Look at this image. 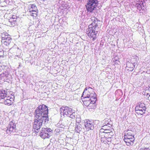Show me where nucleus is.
I'll return each instance as SVG.
<instances>
[{"label":"nucleus","mask_w":150,"mask_h":150,"mask_svg":"<svg viewBox=\"0 0 150 150\" xmlns=\"http://www.w3.org/2000/svg\"><path fill=\"white\" fill-rule=\"evenodd\" d=\"M29 13L30 15L32 16L33 18H36L38 16V11H33L32 12H30Z\"/></svg>","instance_id":"nucleus-18"},{"label":"nucleus","mask_w":150,"mask_h":150,"mask_svg":"<svg viewBox=\"0 0 150 150\" xmlns=\"http://www.w3.org/2000/svg\"><path fill=\"white\" fill-rule=\"evenodd\" d=\"M48 110L47 107L45 105H42L39 106L35 110L36 115L48 119Z\"/></svg>","instance_id":"nucleus-3"},{"label":"nucleus","mask_w":150,"mask_h":150,"mask_svg":"<svg viewBox=\"0 0 150 150\" xmlns=\"http://www.w3.org/2000/svg\"><path fill=\"white\" fill-rule=\"evenodd\" d=\"M9 93L4 90L0 91V99H4L6 98Z\"/></svg>","instance_id":"nucleus-14"},{"label":"nucleus","mask_w":150,"mask_h":150,"mask_svg":"<svg viewBox=\"0 0 150 150\" xmlns=\"http://www.w3.org/2000/svg\"><path fill=\"white\" fill-rule=\"evenodd\" d=\"M138 6H139H139H140L139 4H138Z\"/></svg>","instance_id":"nucleus-38"},{"label":"nucleus","mask_w":150,"mask_h":150,"mask_svg":"<svg viewBox=\"0 0 150 150\" xmlns=\"http://www.w3.org/2000/svg\"><path fill=\"white\" fill-rule=\"evenodd\" d=\"M93 89L91 88H86L84 89L82 96L87 97H91L93 96Z\"/></svg>","instance_id":"nucleus-9"},{"label":"nucleus","mask_w":150,"mask_h":150,"mask_svg":"<svg viewBox=\"0 0 150 150\" xmlns=\"http://www.w3.org/2000/svg\"><path fill=\"white\" fill-rule=\"evenodd\" d=\"M111 132V129L106 128V129L104 130L103 132L106 133H110Z\"/></svg>","instance_id":"nucleus-26"},{"label":"nucleus","mask_w":150,"mask_h":150,"mask_svg":"<svg viewBox=\"0 0 150 150\" xmlns=\"http://www.w3.org/2000/svg\"><path fill=\"white\" fill-rule=\"evenodd\" d=\"M96 100H95V101H94V104H95V103H96Z\"/></svg>","instance_id":"nucleus-37"},{"label":"nucleus","mask_w":150,"mask_h":150,"mask_svg":"<svg viewBox=\"0 0 150 150\" xmlns=\"http://www.w3.org/2000/svg\"><path fill=\"white\" fill-rule=\"evenodd\" d=\"M137 106H140V107L144 109V108H146L145 107V104L143 103H140V104Z\"/></svg>","instance_id":"nucleus-28"},{"label":"nucleus","mask_w":150,"mask_h":150,"mask_svg":"<svg viewBox=\"0 0 150 150\" xmlns=\"http://www.w3.org/2000/svg\"><path fill=\"white\" fill-rule=\"evenodd\" d=\"M1 43L2 46L6 49H8L13 45L12 38L11 36L6 32L1 34Z\"/></svg>","instance_id":"nucleus-1"},{"label":"nucleus","mask_w":150,"mask_h":150,"mask_svg":"<svg viewBox=\"0 0 150 150\" xmlns=\"http://www.w3.org/2000/svg\"><path fill=\"white\" fill-rule=\"evenodd\" d=\"M134 69V68L132 67L127 68V69L130 71H132Z\"/></svg>","instance_id":"nucleus-30"},{"label":"nucleus","mask_w":150,"mask_h":150,"mask_svg":"<svg viewBox=\"0 0 150 150\" xmlns=\"http://www.w3.org/2000/svg\"><path fill=\"white\" fill-rule=\"evenodd\" d=\"M17 17L16 15H13L12 17L9 19V22L11 23L12 25L14 26L17 24Z\"/></svg>","instance_id":"nucleus-11"},{"label":"nucleus","mask_w":150,"mask_h":150,"mask_svg":"<svg viewBox=\"0 0 150 150\" xmlns=\"http://www.w3.org/2000/svg\"><path fill=\"white\" fill-rule=\"evenodd\" d=\"M81 128L80 126L77 125L76 126L75 128V130L77 132L80 133V132L81 131Z\"/></svg>","instance_id":"nucleus-23"},{"label":"nucleus","mask_w":150,"mask_h":150,"mask_svg":"<svg viewBox=\"0 0 150 150\" xmlns=\"http://www.w3.org/2000/svg\"><path fill=\"white\" fill-rule=\"evenodd\" d=\"M60 113L63 114L64 116L70 115V117L73 118L72 117V110L71 108L67 106H63L60 108Z\"/></svg>","instance_id":"nucleus-7"},{"label":"nucleus","mask_w":150,"mask_h":150,"mask_svg":"<svg viewBox=\"0 0 150 150\" xmlns=\"http://www.w3.org/2000/svg\"><path fill=\"white\" fill-rule=\"evenodd\" d=\"M98 122H99V121H98V120H96L95 121V123L96 122V123H98Z\"/></svg>","instance_id":"nucleus-33"},{"label":"nucleus","mask_w":150,"mask_h":150,"mask_svg":"<svg viewBox=\"0 0 150 150\" xmlns=\"http://www.w3.org/2000/svg\"><path fill=\"white\" fill-rule=\"evenodd\" d=\"M14 100V97L11 94H9L6 98L4 102V104L6 105H10L13 104Z\"/></svg>","instance_id":"nucleus-8"},{"label":"nucleus","mask_w":150,"mask_h":150,"mask_svg":"<svg viewBox=\"0 0 150 150\" xmlns=\"http://www.w3.org/2000/svg\"><path fill=\"white\" fill-rule=\"evenodd\" d=\"M96 32H97V33L98 32H98L96 31Z\"/></svg>","instance_id":"nucleus-40"},{"label":"nucleus","mask_w":150,"mask_h":150,"mask_svg":"<svg viewBox=\"0 0 150 150\" xmlns=\"http://www.w3.org/2000/svg\"><path fill=\"white\" fill-rule=\"evenodd\" d=\"M9 74L7 72H5L0 74V80L5 81L8 79Z\"/></svg>","instance_id":"nucleus-13"},{"label":"nucleus","mask_w":150,"mask_h":150,"mask_svg":"<svg viewBox=\"0 0 150 150\" xmlns=\"http://www.w3.org/2000/svg\"><path fill=\"white\" fill-rule=\"evenodd\" d=\"M111 127L108 126H107V125H103L102 126V128L101 129V132H103V130H105L106 129V128L109 129H111Z\"/></svg>","instance_id":"nucleus-24"},{"label":"nucleus","mask_w":150,"mask_h":150,"mask_svg":"<svg viewBox=\"0 0 150 150\" xmlns=\"http://www.w3.org/2000/svg\"><path fill=\"white\" fill-rule=\"evenodd\" d=\"M124 138H129V139H130L131 140H134V138L133 136H131L130 135L125 134Z\"/></svg>","instance_id":"nucleus-22"},{"label":"nucleus","mask_w":150,"mask_h":150,"mask_svg":"<svg viewBox=\"0 0 150 150\" xmlns=\"http://www.w3.org/2000/svg\"><path fill=\"white\" fill-rule=\"evenodd\" d=\"M110 120L109 119H105L104 123H103V125H107V126H108L111 127L112 125L109 123V121Z\"/></svg>","instance_id":"nucleus-21"},{"label":"nucleus","mask_w":150,"mask_h":150,"mask_svg":"<svg viewBox=\"0 0 150 150\" xmlns=\"http://www.w3.org/2000/svg\"><path fill=\"white\" fill-rule=\"evenodd\" d=\"M149 99L150 100V95H149L148 97Z\"/></svg>","instance_id":"nucleus-34"},{"label":"nucleus","mask_w":150,"mask_h":150,"mask_svg":"<svg viewBox=\"0 0 150 150\" xmlns=\"http://www.w3.org/2000/svg\"><path fill=\"white\" fill-rule=\"evenodd\" d=\"M2 52L1 51H0V57H1L2 55H1L2 54ZM0 62H1V60H0Z\"/></svg>","instance_id":"nucleus-32"},{"label":"nucleus","mask_w":150,"mask_h":150,"mask_svg":"<svg viewBox=\"0 0 150 150\" xmlns=\"http://www.w3.org/2000/svg\"><path fill=\"white\" fill-rule=\"evenodd\" d=\"M42 1H47L48 0H41Z\"/></svg>","instance_id":"nucleus-35"},{"label":"nucleus","mask_w":150,"mask_h":150,"mask_svg":"<svg viewBox=\"0 0 150 150\" xmlns=\"http://www.w3.org/2000/svg\"><path fill=\"white\" fill-rule=\"evenodd\" d=\"M93 40H94V38H93Z\"/></svg>","instance_id":"nucleus-39"},{"label":"nucleus","mask_w":150,"mask_h":150,"mask_svg":"<svg viewBox=\"0 0 150 150\" xmlns=\"http://www.w3.org/2000/svg\"><path fill=\"white\" fill-rule=\"evenodd\" d=\"M127 133L125 134L134 136V133L131 130H128Z\"/></svg>","instance_id":"nucleus-25"},{"label":"nucleus","mask_w":150,"mask_h":150,"mask_svg":"<svg viewBox=\"0 0 150 150\" xmlns=\"http://www.w3.org/2000/svg\"><path fill=\"white\" fill-rule=\"evenodd\" d=\"M94 0H88V1L86 6V8L88 11L91 12L94 10Z\"/></svg>","instance_id":"nucleus-10"},{"label":"nucleus","mask_w":150,"mask_h":150,"mask_svg":"<svg viewBox=\"0 0 150 150\" xmlns=\"http://www.w3.org/2000/svg\"><path fill=\"white\" fill-rule=\"evenodd\" d=\"M96 32H97V33L98 32H98L96 31Z\"/></svg>","instance_id":"nucleus-41"},{"label":"nucleus","mask_w":150,"mask_h":150,"mask_svg":"<svg viewBox=\"0 0 150 150\" xmlns=\"http://www.w3.org/2000/svg\"><path fill=\"white\" fill-rule=\"evenodd\" d=\"M5 67V66L4 65H1L0 67L2 68V69H1V71L2 70H4Z\"/></svg>","instance_id":"nucleus-31"},{"label":"nucleus","mask_w":150,"mask_h":150,"mask_svg":"<svg viewBox=\"0 0 150 150\" xmlns=\"http://www.w3.org/2000/svg\"><path fill=\"white\" fill-rule=\"evenodd\" d=\"M135 62L133 63L128 62L127 63V68H134L135 67V65H134Z\"/></svg>","instance_id":"nucleus-20"},{"label":"nucleus","mask_w":150,"mask_h":150,"mask_svg":"<svg viewBox=\"0 0 150 150\" xmlns=\"http://www.w3.org/2000/svg\"><path fill=\"white\" fill-rule=\"evenodd\" d=\"M92 126V124L90 121L89 120L87 121L85 123V127L87 130H89L90 129Z\"/></svg>","instance_id":"nucleus-15"},{"label":"nucleus","mask_w":150,"mask_h":150,"mask_svg":"<svg viewBox=\"0 0 150 150\" xmlns=\"http://www.w3.org/2000/svg\"><path fill=\"white\" fill-rule=\"evenodd\" d=\"M81 99L84 105L88 107L89 108H93L94 107V98L82 96Z\"/></svg>","instance_id":"nucleus-4"},{"label":"nucleus","mask_w":150,"mask_h":150,"mask_svg":"<svg viewBox=\"0 0 150 150\" xmlns=\"http://www.w3.org/2000/svg\"><path fill=\"white\" fill-rule=\"evenodd\" d=\"M44 120V122H46L49 120V119L47 118L44 117L35 115L33 128L35 129L38 130L42 125V123Z\"/></svg>","instance_id":"nucleus-2"},{"label":"nucleus","mask_w":150,"mask_h":150,"mask_svg":"<svg viewBox=\"0 0 150 150\" xmlns=\"http://www.w3.org/2000/svg\"><path fill=\"white\" fill-rule=\"evenodd\" d=\"M52 129L50 128L43 127L40 133V135L42 139H45L49 138L51 136Z\"/></svg>","instance_id":"nucleus-5"},{"label":"nucleus","mask_w":150,"mask_h":150,"mask_svg":"<svg viewBox=\"0 0 150 150\" xmlns=\"http://www.w3.org/2000/svg\"><path fill=\"white\" fill-rule=\"evenodd\" d=\"M94 8L96 7L98 5V2L97 0H94Z\"/></svg>","instance_id":"nucleus-29"},{"label":"nucleus","mask_w":150,"mask_h":150,"mask_svg":"<svg viewBox=\"0 0 150 150\" xmlns=\"http://www.w3.org/2000/svg\"><path fill=\"white\" fill-rule=\"evenodd\" d=\"M93 27V24L92 23L89 25L88 28V31H89L88 33V36H91L92 38H93L94 36Z\"/></svg>","instance_id":"nucleus-12"},{"label":"nucleus","mask_w":150,"mask_h":150,"mask_svg":"<svg viewBox=\"0 0 150 150\" xmlns=\"http://www.w3.org/2000/svg\"><path fill=\"white\" fill-rule=\"evenodd\" d=\"M143 109V108H142L140 107V106H137L135 107V111H136V110H142Z\"/></svg>","instance_id":"nucleus-27"},{"label":"nucleus","mask_w":150,"mask_h":150,"mask_svg":"<svg viewBox=\"0 0 150 150\" xmlns=\"http://www.w3.org/2000/svg\"><path fill=\"white\" fill-rule=\"evenodd\" d=\"M146 110V108H144V109H143L142 110H136V113L138 114L142 115L145 113Z\"/></svg>","instance_id":"nucleus-19"},{"label":"nucleus","mask_w":150,"mask_h":150,"mask_svg":"<svg viewBox=\"0 0 150 150\" xmlns=\"http://www.w3.org/2000/svg\"><path fill=\"white\" fill-rule=\"evenodd\" d=\"M94 35H96V32L94 31Z\"/></svg>","instance_id":"nucleus-36"},{"label":"nucleus","mask_w":150,"mask_h":150,"mask_svg":"<svg viewBox=\"0 0 150 150\" xmlns=\"http://www.w3.org/2000/svg\"><path fill=\"white\" fill-rule=\"evenodd\" d=\"M124 140L125 142L126 143L127 145L129 146L130 145H133L134 143V140H131L129 139V138H124Z\"/></svg>","instance_id":"nucleus-17"},{"label":"nucleus","mask_w":150,"mask_h":150,"mask_svg":"<svg viewBox=\"0 0 150 150\" xmlns=\"http://www.w3.org/2000/svg\"><path fill=\"white\" fill-rule=\"evenodd\" d=\"M29 10V12L38 11L36 6L34 4L30 5Z\"/></svg>","instance_id":"nucleus-16"},{"label":"nucleus","mask_w":150,"mask_h":150,"mask_svg":"<svg viewBox=\"0 0 150 150\" xmlns=\"http://www.w3.org/2000/svg\"><path fill=\"white\" fill-rule=\"evenodd\" d=\"M6 131L7 134L9 135L16 132V124L12 121H11Z\"/></svg>","instance_id":"nucleus-6"}]
</instances>
